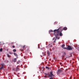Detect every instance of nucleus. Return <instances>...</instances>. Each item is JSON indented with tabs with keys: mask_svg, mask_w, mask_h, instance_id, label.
I'll return each mask as SVG.
<instances>
[{
	"mask_svg": "<svg viewBox=\"0 0 79 79\" xmlns=\"http://www.w3.org/2000/svg\"><path fill=\"white\" fill-rule=\"evenodd\" d=\"M61 31V29L60 27L57 30H55L54 31V34L55 35L56 37V39H60V37H58L57 36L58 35V34L60 33V32Z\"/></svg>",
	"mask_w": 79,
	"mask_h": 79,
	"instance_id": "1",
	"label": "nucleus"
},
{
	"mask_svg": "<svg viewBox=\"0 0 79 79\" xmlns=\"http://www.w3.org/2000/svg\"><path fill=\"white\" fill-rule=\"evenodd\" d=\"M49 77H51V78L49 79H53V77L55 76V75L53 74V71H51L49 73Z\"/></svg>",
	"mask_w": 79,
	"mask_h": 79,
	"instance_id": "2",
	"label": "nucleus"
},
{
	"mask_svg": "<svg viewBox=\"0 0 79 79\" xmlns=\"http://www.w3.org/2000/svg\"><path fill=\"white\" fill-rule=\"evenodd\" d=\"M60 32H62L63 30H64V31H66V30L68 29V28L66 27H64V28H63V27H60Z\"/></svg>",
	"mask_w": 79,
	"mask_h": 79,
	"instance_id": "3",
	"label": "nucleus"
},
{
	"mask_svg": "<svg viewBox=\"0 0 79 79\" xmlns=\"http://www.w3.org/2000/svg\"><path fill=\"white\" fill-rule=\"evenodd\" d=\"M62 71L61 69H59L58 70V72H57V74H59L60 73H61Z\"/></svg>",
	"mask_w": 79,
	"mask_h": 79,
	"instance_id": "4",
	"label": "nucleus"
},
{
	"mask_svg": "<svg viewBox=\"0 0 79 79\" xmlns=\"http://www.w3.org/2000/svg\"><path fill=\"white\" fill-rule=\"evenodd\" d=\"M72 50L71 47L70 46H68V47H67V50Z\"/></svg>",
	"mask_w": 79,
	"mask_h": 79,
	"instance_id": "5",
	"label": "nucleus"
},
{
	"mask_svg": "<svg viewBox=\"0 0 79 79\" xmlns=\"http://www.w3.org/2000/svg\"><path fill=\"white\" fill-rule=\"evenodd\" d=\"M45 76H44V77H45L46 78H47L48 76H49V74L45 73Z\"/></svg>",
	"mask_w": 79,
	"mask_h": 79,
	"instance_id": "6",
	"label": "nucleus"
},
{
	"mask_svg": "<svg viewBox=\"0 0 79 79\" xmlns=\"http://www.w3.org/2000/svg\"><path fill=\"white\" fill-rule=\"evenodd\" d=\"M25 46L26 45H24L22 48V49H20V51H23V50L24 49V48H25Z\"/></svg>",
	"mask_w": 79,
	"mask_h": 79,
	"instance_id": "7",
	"label": "nucleus"
},
{
	"mask_svg": "<svg viewBox=\"0 0 79 79\" xmlns=\"http://www.w3.org/2000/svg\"><path fill=\"white\" fill-rule=\"evenodd\" d=\"M19 67H17L16 68V72H18V71H19Z\"/></svg>",
	"mask_w": 79,
	"mask_h": 79,
	"instance_id": "8",
	"label": "nucleus"
},
{
	"mask_svg": "<svg viewBox=\"0 0 79 79\" xmlns=\"http://www.w3.org/2000/svg\"><path fill=\"white\" fill-rule=\"evenodd\" d=\"M1 65H2V67H1L0 68V70H1V69H3V64H1Z\"/></svg>",
	"mask_w": 79,
	"mask_h": 79,
	"instance_id": "9",
	"label": "nucleus"
},
{
	"mask_svg": "<svg viewBox=\"0 0 79 79\" xmlns=\"http://www.w3.org/2000/svg\"><path fill=\"white\" fill-rule=\"evenodd\" d=\"M60 32L59 33V35L60 36H62V33H61V32L62 31H60Z\"/></svg>",
	"mask_w": 79,
	"mask_h": 79,
	"instance_id": "10",
	"label": "nucleus"
},
{
	"mask_svg": "<svg viewBox=\"0 0 79 79\" xmlns=\"http://www.w3.org/2000/svg\"><path fill=\"white\" fill-rule=\"evenodd\" d=\"M64 46H65V45L64 44H62V45L61 47L62 48H63V47H64Z\"/></svg>",
	"mask_w": 79,
	"mask_h": 79,
	"instance_id": "11",
	"label": "nucleus"
},
{
	"mask_svg": "<svg viewBox=\"0 0 79 79\" xmlns=\"http://www.w3.org/2000/svg\"><path fill=\"white\" fill-rule=\"evenodd\" d=\"M14 62H16V59L15 58L14 60H13Z\"/></svg>",
	"mask_w": 79,
	"mask_h": 79,
	"instance_id": "12",
	"label": "nucleus"
},
{
	"mask_svg": "<svg viewBox=\"0 0 79 79\" xmlns=\"http://www.w3.org/2000/svg\"><path fill=\"white\" fill-rule=\"evenodd\" d=\"M14 55L15 56H16L17 57V56H18V55H17V54H16V53H14Z\"/></svg>",
	"mask_w": 79,
	"mask_h": 79,
	"instance_id": "13",
	"label": "nucleus"
},
{
	"mask_svg": "<svg viewBox=\"0 0 79 79\" xmlns=\"http://www.w3.org/2000/svg\"><path fill=\"white\" fill-rule=\"evenodd\" d=\"M13 52H16V49H14L13 50Z\"/></svg>",
	"mask_w": 79,
	"mask_h": 79,
	"instance_id": "14",
	"label": "nucleus"
},
{
	"mask_svg": "<svg viewBox=\"0 0 79 79\" xmlns=\"http://www.w3.org/2000/svg\"><path fill=\"white\" fill-rule=\"evenodd\" d=\"M47 53L48 54V55H50V52H49V51H47Z\"/></svg>",
	"mask_w": 79,
	"mask_h": 79,
	"instance_id": "15",
	"label": "nucleus"
},
{
	"mask_svg": "<svg viewBox=\"0 0 79 79\" xmlns=\"http://www.w3.org/2000/svg\"><path fill=\"white\" fill-rule=\"evenodd\" d=\"M53 32V30H51L50 31H49V33H50V32Z\"/></svg>",
	"mask_w": 79,
	"mask_h": 79,
	"instance_id": "16",
	"label": "nucleus"
},
{
	"mask_svg": "<svg viewBox=\"0 0 79 79\" xmlns=\"http://www.w3.org/2000/svg\"><path fill=\"white\" fill-rule=\"evenodd\" d=\"M64 49H66V50H68V47L67 48H63Z\"/></svg>",
	"mask_w": 79,
	"mask_h": 79,
	"instance_id": "17",
	"label": "nucleus"
},
{
	"mask_svg": "<svg viewBox=\"0 0 79 79\" xmlns=\"http://www.w3.org/2000/svg\"><path fill=\"white\" fill-rule=\"evenodd\" d=\"M46 69H49V67H47V66L46 67Z\"/></svg>",
	"mask_w": 79,
	"mask_h": 79,
	"instance_id": "18",
	"label": "nucleus"
},
{
	"mask_svg": "<svg viewBox=\"0 0 79 79\" xmlns=\"http://www.w3.org/2000/svg\"><path fill=\"white\" fill-rule=\"evenodd\" d=\"M42 54L43 56H45V53H44V52H42Z\"/></svg>",
	"mask_w": 79,
	"mask_h": 79,
	"instance_id": "19",
	"label": "nucleus"
},
{
	"mask_svg": "<svg viewBox=\"0 0 79 79\" xmlns=\"http://www.w3.org/2000/svg\"><path fill=\"white\" fill-rule=\"evenodd\" d=\"M7 55L8 57H10V55L8 54H7Z\"/></svg>",
	"mask_w": 79,
	"mask_h": 79,
	"instance_id": "20",
	"label": "nucleus"
},
{
	"mask_svg": "<svg viewBox=\"0 0 79 79\" xmlns=\"http://www.w3.org/2000/svg\"><path fill=\"white\" fill-rule=\"evenodd\" d=\"M9 53L10 54V55H12V52H9Z\"/></svg>",
	"mask_w": 79,
	"mask_h": 79,
	"instance_id": "21",
	"label": "nucleus"
},
{
	"mask_svg": "<svg viewBox=\"0 0 79 79\" xmlns=\"http://www.w3.org/2000/svg\"><path fill=\"white\" fill-rule=\"evenodd\" d=\"M2 50H3L2 49V48L0 49V52H2Z\"/></svg>",
	"mask_w": 79,
	"mask_h": 79,
	"instance_id": "22",
	"label": "nucleus"
},
{
	"mask_svg": "<svg viewBox=\"0 0 79 79\" xmlns=\"http://www.w3.org/2000/svg\"><path fill=\"white\" fill-rule=\"evenodd\" d=\"M12 47L13 48H15V45H13Z\"/></svg>",
	"mask_w": 79,
	"mask_h": 79,
	"instance_id": "23",
	"label": "nucleus"
},
{
	"mask_svg": "<svg viewBox=\"0 0 79 79\" xmlns=\"http://www.w3.org/2000/svg\"><path fill=\"white\" fill-rule=\"evenodd\" d=\"M55 41H56V39H55V41H54V42L55 43L56 42Z\"/></svg>",
	"mask_w": 79,
	"mask_h": 79,
	"instance_id": "24",
	"label": "nucleus"
},
{
	"mask_svg": "<svg viewBox=\"0 0 79 79\" xmlns=\"http://www.w3.org/2000/svg\"><path fill=\"white\" fill-rule=\"evenodd\" d=\"M13 70H15V69H14V68L13 69Z\"/></svg>",
	"mask_w": 79,
	"mask_h": 79,
	"instance_id": "25",
	"label": "nucleus"
},
{
	"mask_svg": "<svg viewBox=\"0 0 79 79\" xmlns=\"http://www.w3.org/2000/svg\"><path fill=\"white\" fill-rule=\"evenodd\" d=\"M17 64H19V63H18V62H17Z\"/></svg>",
	"mask_w": 79,
	"mask_h": 79,
	"instance_id": "26",
	"label": "nucleus"
},
{
	"mask_svg": "<svg viewBox=\"0 0 79 79\" xmlns=\"http://www.w3.org/2000/svg\"><path fill=\"white\" fill-rule=\"evenodd\" d=\"M66 58H65V60H66Z\"/></svg>",
	"mask_w": 79,
	"mask_h": 79,
	"instance_id": "27",
	"label": "nucleus"
},
{
	"mask_svg": "<svg viewBox=\"0 0 79 79\" xmlns=\"http://www.w3.org/2000/svg\"><path fill=\"white\" fill-rule=\"evenodd\" d=\"M64 55H66V53H64Z\"/></svg>",
	"mask_w": 79,
	"mask_h": 79,
	"instance_id": "28",
	"label": "nucleus"
},
{
	"mask_svg": "<svg viewBox=\"0 0 79 79\" xmlns=\"http://www.w3.org/2000/svg\"><path fill=\"white\" fill-rule=\"evenodd\" d=\"M60 64H61V63H60Z\"/></svg>",
	"mask_w": 79,
	"mask_h": 79,
	"instance_id": "29",
	"label": "nucleus"
},
{
	"mask_svg": "<svg viewBox=\"0 0 79 79\" xmlns=\"http://www.w3.org/2000/svg\"><path fill=\"white\" fill-rule=\"evenodd\" d=\"M49 45H50V44H49Z\"/></svg>",
	"mask_w": 79,
	"mask_h": 79,
	"instance_id": "30",
	"label": "nucleus"
}]
</instances>
